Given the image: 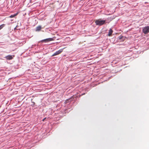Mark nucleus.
<instances>
[{
    "instance_id": "obj_1",
    "label": "nucleus",
    "mask_w": 149,
    "mask_h": 149,
    "mask_svg": "<svg viewBox=\"0 0 149 149\" xmlns=\"http://www.w3.org/2000/svg\"><path fill=\"white\" fill-rule=\"evenodd\" d=\"M105 20H101L100 19L96 20L95 23L96 25H101L104 24L105 23Z\"/></svg>"
},
{
    "instance_id": "obj_2",
    "label": "nucleus",
    "mask_w": 149,
    "mask_h": 149,
    "mask_svg": "<svg viewBox=\"0 0 149 149\" xmlns=\"http://www.w3.org/2000/svg\"><path fill=\"white\" fill-rule=\"evenodd\" d=\"M143 32L145 34L149 32V26H146L143 28Z\"/></svg>"
},
{
    "instance_id": "obj_3",
    "label": "nucleus",
    "mask_w": 149,
    "mask_h": 149,
    "mask_svg": "<svg viewBox=\"0 0 149 149\" xmlns=\"http://www.w3.org/2000/svg\"><path fill=\"white\" fill-rule=\"evenodd\" d=\"M63 51V49H61L59 50L56 51L55 53H54L53 55L52 56H55L58 55L61 53Z\"/></svg>"
},
{
    "instance_id": "obj_4",
    "label": "nucleus",
    "mask_w": 149,
    "mask_h": 149,
    "mask_svg": "<svg viewBox=\"0 0 149 149\" xmlns=\"http://www.w3.org/2000/svg\"><path fill=\"white\" fill-rule=\"evenodd\" d=\"M14 57V56L8 55L5 57V58L7 60H11Z\"/></svg>"
},
{
    "instance_id": "obj_5",
    "label": "nucleus",
    "mask_w": 149,
    "mask_h": 149,
    "mask_svg": "<svg viewBox=\"0 0 149 149\" xmlns=\"http://www.w3.org/2000/svg\"><path fill=\"white\" fill-rule=\"evenodd\" d=\"M53 40H54V39L53 38H47V39H45L43 40V41L49 42V41H51Z\"/></svg>"
},
{
    "instance_id": "obj_6",
    "label": "nucleus",
    "mask_w": 149,
    "mask_h": 149,
    "mask_svg": "<svg viewBox=\"0 0 149 149\" xmlns=\"http://www.w3.org/2000/svg\"><path fill=\"white\" fill-rule=\"evenodd\" d=\"M41 26H38L36 28V31H39L41 30Z\"/></svg>"
},
{
    "instance_id": "obj_7",
    "label": "nucleus",
    "mask_w": 149,
    "mask_h": 149,
    "mask_svg": "<svg viewBox=\"0 0 149 149\" xmlns=\"http://www.w3.org/2000/svg\"><path fill=\"white\" fill-rule=\"evenodd\" d=\"M113 32V31L111 29H110L109 30V32L108 33V35L109 36H110L111 35L112 33Z\"/></svg>"
},
{
    "instance_id": "obj_8",
    "label": "nucleus",
    "mask_w": 149,
    "mask_h": 149,
    "mask_svg": "<svg viewBox=\"0 0 149 149\" xmlns=\"http://www.w3.org/2000/svg\"><path fill=\"white\" fill-rule=\"evenodd\" d=\"M18 14V13H17L16 14H15L14 15H11L10 16V18L13 17H15V16H16Z\"/></svg>"
},
{
    "instance_id": "obj_9",
    "label": "nucleus",
    "mask_w": 149,
    "mask_h": 149,
    "mask_svg": "<svg viewBox=\"0 0 149 149\" xmlns=\"http://www.w3.org/2000/svg\"><path fill=\"white\" fill-rule=\"evenodd\" d=\"M4 25H2L0 26V29H1L3 27Z\"/></svg>"
},
{
    "instance_id": "obj_10",
    "label": "nucleus",
    "mask_w": 149,
    "mask_h": 149,
    "mask_svg": "<svg viewBox=\"0 0 149 149\" xmlns=\"http://www.w3.org/2000/svg\"><path fill=\"white\" fill-rule=\"evenodd\" d=\"M45 119V118H44L43 120H44V119Z\"/></svg>"
}]
</instances>
